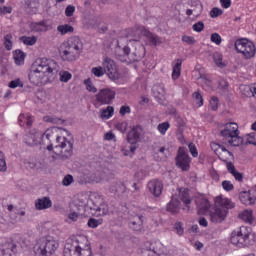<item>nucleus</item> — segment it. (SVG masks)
<instances>
[{
    "label": "nucleus",
    "mask_w": 256,
    "mask_h": 256,
    "mask_svg": "<svg viewBox=\"0 0 256 256\" xmlns=\"http://www.w3.org/2000/svg\"><path fill=\"white\" fill-rule=\"evenodd\" d=\"M147 188L154 197H159L163 193V182L158 179L150 180Z\"/></svg>",
    "instance_id": "17"
},
{
    "label": "nucleus",
    "mask_w": 256,
    "mask_h": 256,
    "mask_svg": "<svg viewBox=\"0 0 256 256\" xmlns=\"http://www.w3.org/2000/svg\"><path fill=\"white\" fill-rule=\"evenodd\" d=\"M59 69V64L51 58H38L32 64L28 79L32 85L41 87L49 81L51 75H55Z\"/></svg>",
    "instance_id": "1"
},
{
    "label": "nucleus",
    "mask_w": 256,
    "mask_h": 256,
    "mask_svg": "<svg viewBox=\"0 0 256 256\" xmlns=\"http://www.w3.org/2000/svg\"><path fill=\"white\" fill-rule=\"evenodd\" d=\"M59 249V242L52 237H42L36 240L32 251L34 256H52Z\"/></svg>",
    "instance_id": "6"
},
{
    "label": "nucleus",
    "mask_w": 256,
    "mask_h": 256,
    "mask_svg": "<svg viewBox=\"0 0 256 256\" xmlns=\"http://www.w3.org/2000/svg\"><path fill=\"white\" fill-rule=\"evenodd\" d=\"M57 31H58V33H60L62 35H67V33H73V31H75V29L73 28V26H71L69 24H63V25H59L57 27Z\"/></svg>",
    "instance_id": "33"
},
{
    "label": "nucleus",
    "mask_w": 256,
    "mask_h": 256,
    "mask_svg": "<svg viewBox=\"0 0 256 256\" xmlns=\"http://www.w3.org/2000/svg\"><path fill=\"white\" fill-rule=\"evenodd\" d=\"M102 67L106 71V75H108L109 79H117V64L113 59L106 57L102 62Z\"/></svg>",
    "instance_id": "15"
},
{
    "label": "nucleus",
    "mask_w": 256,
    "mask_h": 256,
    "mask_svg": "<svg viewBox=\"0 0 256 256\" xmlns=\"http://www.w3.org/2000/svg\"><path fill=\"white\" fill-rule=\"evenodd\" d=\"M19 39L21 43L30 47L37 43V38L35 36H22Z\"/></svg>",
    "instance_id": "35"
},
{
    "label": "nucleus",
    "mask_w": 256,
    "mask_h": 256,
    "mask_svg": "<svg viewBox=\"0 0 256 256\" xmlns=\"http://www.w3.org/2000/svg\"><path fill=\"white\" fill-rule=\"evenodd\" d=\"M0 171H7V162L5 161V154L0 151Z\"/></svg>",
    "instance_id": "54"
},
{
    "label": "nucleus",
    "mask_w": 256,
    "mask_h": 256,
    "mask_svg": "<svg viewBox=\"0 0 256 256\" xmlns=\"http://www.w3.org/2000/svg\"><path fill=\"white\" fill-rule=\"evenodd\" d=\"M119 113L123 117V116L131 113V107H129L127 105L121 106Z\"/></svg>",
    "instance_id": "64"
},
{
    "label": "nucleus",
    "mask_w": 256,
    "mask_h": 256,
    "mask_svg": "<svg viewBox=\"0 0 256 256\" xmlns=\"http://www.w3.org/2000/svg\"><path fill=\"white\" fill-rule=\"evenodd\" d=\"M210 108L212 111H217L219 109V98L212 96L210 99Z\"/></svg>",
    "instance_id": "51"
},
{
    "label": "nucleus",
    "mask_w": 256,
    "mask_h": 256,
    "mask_svg": "<svg viewBox=\"0 0 256 256\" xmlns=\"http://www.w3.org/2000/svg\"><path fill=\"white\" fill-rule=\"evenodd\" d=\"M171 128V124L169 122H162L157 126V129L160 135H166L167 131Z\"/></svg>",
    "instance_id": "38"
},
{
    "label": "nucleus",
    "mask_w": 256,
    "mask_h": 256,
    "mask_svg": "<svg viewBox=\"0 0 256 256\" xmlns=\"http://www.w3.org/2000/svg\"><path fill=\"white\" fill-rule=\"evenodd\" d=\"M223 15V10H221L220 8L214 7L211 11H210V17H212V19H215L219 16Z\"/></svg>",
    "instance_id": "53"
},
{
    "label": "nucleus",
    "mask_w": 256,
    "mask_h": 256,
    "mask_svg": "<svg viewBox=\"0 0 256 256\" xmlns=\"http://www.w3.org/2000/svg\"><path fill=\"white\" fill-rule=\"evenodd\" d=\"M127 127V122H120L116 125V128L118 129V131H120V133H125V131H127Z\"/></svg>",
    "instance_id": "63"
},
{
    "label": "nucleus",
    "mask_w": 256,
    "mask_h": 256,
    "mask_svg": "<svg viewBox=\"0 0 256 256\" xmlns=\"http://www.w3.org/2000/svg\"><path fill=\"white\" fill-rule=\"evenodd\" d=\"M35 207L38 211H43V209H49L53 207V202L49 197H43L36 200Z\"/></svg>",
    "instance_id": "21"
},
{
    "label": "nucleus",
    "mask_w": 256,
    "mask_h": 256,
    "mask_svg": "<svg viewBox=\"0 0 256 256\" xmlns=\"http://www.w3.org/2000/svg\"><path fill=\"white\" fill-rule=\"evenodd\" d=\"M101 223H103V220H97L95 218H90L88 220V227H90L91 229H95L97 227H99V225H101Z\"/></svg>",
    "instance_id": "50"
},
{
    "label": "nucleus",
    "mask_w": 256,
    "mask_h": 256,
    "mask_svg": "<svg viewBox=\"0 0 256 256\" xmlns=\"http://www.w3.org/2000/svg\"><path fill=\"white\" fill-rule=\"evenodd\" d=\"M213 61L216 67H219L220 69H223V67H226L225 62H223V55L219 52H215L213 54Z\"/></svg>",
    "instance_id": "32"
},
{
    "label": "nucleus",
    "mask_w": 256,
    "mask_h": 256,
    "mask_svg": "<svg viewBox=\"0 0 256 256\" xmlns=\"http://www.w3.org/2000/svg\"><path fill=\"white\" fill-rule=\"evenodd\" d=\"M59 75L60 81L62 83H68L69 81H71V78L73 77V75L69 71H60Z\"/></svg>",
    "instance_id": "43"
},
{
    "label": "nucleus",
    "mask_w": 256,
    "mask_h": 256,
    "mask_svg": "<svg viewBox=\"0 0 256 256\" xmlns=\"http://www.w3.org/2000/svg\"><path fill=\"white\" fill-rule=\"evenodd\" d=\"M227 169H228V172L234 176L235 181H238V183H243V174L237 171V169L235 168V165L228 164Z\"/></svg>",
    "instance_id": "29"
},
{
    "label": "nucleus",
    "mask_w": 256,
    "mask_h": 256,
    "mask_svg": "<svg viewBox=\"0 0 256 256\" xmlns=\"http://www.w3.org/2000/svg\"><path fill=\"white\" fill-rule=\"evenodd\" d=\"M75 13V6L73 5H68L65 9V15L66 17H73Z\"/></svg>",
    "instance_id": "58"
},
{
    "label": "nucleus",
    "mask_w": 256,
    "mask_h": 256,
    "mask_svg": "<svg viewBox=\"0 0 256 256\" xmlns=\"http://www.w3.org/2000/svg\"><path fill=\"white\" fill-rule=\"evenodd\" d=\"M25 57H27V54H25V52L22 50L17 49L13 51V59L15 65H25Z\"/></svg>",
    "instance_id": "26"
},
{
    "label": "nucleus",
    "mask_w": 256,
    "mask_h": 256,
    "mask_svg": "<svg viewBox=\"0 0 256 256\" xmlns=\"http://www.w3.org/2000/svg\"><path fill=\"white\" fill-rule=\"evenodd\" d=\"M182 41L183 43H187V45H195L196 43V40L193 36H187V35L182 36Z\"/></svg>",
    "instance_id": "55"
},
{
    "label": "nucleus",
    "mask_w": 256,
    "mask_h": 256,
    "mask_svg": "<svg viewBox=\"0 0 256 256\" xmlns=\"http://www.w3.org/2000/svg\"><path fill=\"white\" fill-rule=\"evenodd\" d=\"M219 89H222L223 91L229 89V82L225 79H220L218 82Z\"/></svg>",
    "instance_id": "60"
},
{
    "label": "nucleus",
    "mask_w": 256,
    "mask_h": 256,
    "mask_svg": "<svg viewBox=\"0 0 256 256\" xmlns=\"http://www.w3.org/2000/svg\"><path fill=\"white\" fill-rule=\"evenodd\" d=\"M24 143L26 145H35L37 143V134H27L24 136Z\"/></svg>",
    "instance_id": "39"
},
{
    "label": "nucleus",
    "mask_w": 256,
    "mask_h": 256,
    "mask_svg": "<svg viewBox=\"0 0 256 256\" xmlns=\"http://www.w3.org/2000/svg\"><path fill=\"white\" fill-rule=\"evenodd\" d=\"M19 125L23 126V123H26L27 127H31L33 125V119L30 117L29 114H21L18 117Z\"/></svg>",
    "instance_id": "34"
},
{
    "label": "nucleus",
    "mask_w": 256,
    "mask_h": 256,
    "mask_svg": "<svg viewBox=\"0 0 256 256\" xmlns=\"http://www.w3.org/2000/svg\"><path fill=\"white\" fill-rule=\"evenodd\" d=\"M122 151L126 157H129L130 155H133L135 151H137V145L130 144L129 146L124 147Z\"/></svg>",
    "instance_id": "42"
},
{
    "label": "nucleus",
    "mask_w": 256,
    "mask_h": 256,
    "mask_svg": "<svg viewBox=\"0 0 256 256\" xmlns=\"http://www.w3.org/2000/svg\"><path fill=\"white\" fill-rule=\"evenodd\" d=\"M192 97H193L197 107H203V96L201 95V93H199V91L194 92L192 94Z\"/></svg>",
    "instance_id": "45"
},
{
    "label": "nucleus",
    "mask_w": 256,
    "mask_h": 256,
    "mask_svg": "<svg viewBox=\"0 0 256 256\" xmlns=\"http://www.w3.org/2000/svg\"><path fill=\"white\" fill-rule=\"evenodd\" d=\"M23 86H24L23 81H21V79H19V78L10 81L8 84V87L10 89H17V87L23 88Z\"/></svg>",
    "instance_id": "48"
},
{
    "label": "nucleus",
    "mask_w": 256,
    "mask_h": 256,
    "mask_svg": "<svg viewBox=\"0 0 256 256\" xmlns=\"http://www.w3.org/2000/svg\"><path fill=\"white\" fill-rule=\"evenodd\" d=\"M117 93L115 90L111 88H104L99 90V92L96 94V101L100 105H111L113 101L115 100V96Z\"/></svg>",
    "instance_id": "12"
},
{
    "label": "nucleus",
    "mask_w": 256,
    "mask_h": 256,
    "mask_svg": "<svg viewBox=\"0 0 256 256\" xmlns=\"http://www.w3.org/2000/svg\"><path fill=\"white\" fill-rule=\"evenodd\" d=\"M189 151L192 155V157H198L199 156V152L197 151V146H195V144L190 143L188 145Z\"/></svg>",
    "instance_id": "57"
},
{
    "label": "nucleus",
    "mask_w": 256,
    "mask_h": 256,
    "mask_svg": "<svg viewBox=\"0 0 256 256\" xmlns=\"http://www.w3.org/2000/svg\"><path fill=\"white\" fill-rule=\"evenodd\" d=\"M81 241H85V238L81 236L69 238L65 244V250L69 251V253H74L76 256H91V250L83 249Z\"/></svg>",
    "instance_id": "11"
},
{
    "label": "nucleus",
    "mask_w": 256,
    "mask_h": 256,
    "mask_svg": "<svg viewBox=\"0 0 256 256\" xmlns=\"http://www.w3.org/2000/svg\"><path fill=\"white\" fill-rule=\"evenodd\" d=\"M183 65V60L176 59L172 62V79L177 81L181 77V67Z\"/></svg>",
    "instance_id": "22"
},
{
    "label": "nucleus",
    "mask_w": 256,
    "mask_h": 256,
    "mask_svg": "<svg viewBox=\"0 0 256 256\" xmlns=\"http://www.w3.org/2000/svg\"><path fill=\"white\" fill-rule=\"evenodd\" d=\"M76 207H78V211H94L96 217H103V215H107L109 213V207L105 202H103L102 198H99L98 201H94L93 198H79Z\"/></svg>",
    "instance_id": "5"
},
{
    "label": "nucleus",
    "mask_w": 256,
    "mask_h": 256,
    "mask_svg": "<svg viewBox=\"0 0 256 256\" xmlns=\"http://www.w3.org/2000/svg\"><path fill=\"white\" fill-rule=\"evenodd\" d=\"M210 41L215 45H221V43H223V38H221L219 33L215 32L211 34Z\"/></svg>",
    "instance_id": "46"
},
{
    "label": "nucleus",
    "mask_w": 256,
    "mask_h": 256,
    "mask_svg": "<svg viewBox=\"0 0 256 256\" xmlns=\"http://www.w3.org/2000/svg\"><path fill=\"white\" fill-rule=\"evenodd\" d=\"M190 7H196V9H193V8L187 9L186 15L188 17H191V15H193V13L196 17L201 15V13H203V4L201 3L200 0H191Z\"/></svg>",
    "instance_id": "19"
},
{
    "label": "nucleus",
    "mask_w": 256,
    "mask_h": 256,
    "mask_svg": "<svg viewBox=\"0 0 256 256\" xmlns=\"http://www.w3.org/2000/svg\"><path fill=\"white\" fill-rule=\"evenodd\" d=\"M220 135H222L224 141L232 145V147H239L241 143H243V138L239 137V125L235 122L225 124Z\"/></svg>",
    "instance_id": "9"
},
{
    "label": "nucleus",
    "mask_w": 256,
    "mask_h": 256,
    "mask_svg": "<svg viewBox=\"0 0 256 256\" xmlns=\"http://www.w3.org/2000/svg\"><path fill=\"white\" fill-rule=\"evenodd\" d=\"M181 210V202L179 200H175L174 198L167 205V211L169 213L175 214Z\"/></svg>",
    "instance_id": "28"
},
{
    "label": "nucleus",
    "mask_w": 256,
    "mask_h": 256,
    "mask_svg": "<svg viewBox=\"0 0 256 256\" xmlns=\"http://www.w3.org/2000/svg\"><path fill=\"white\" fill-rule=\"evenodd\" d=\"M91 73L92 75H94V77H103V75H105V73L107 72L105 71V68H103V66H97L91 69Z\"/></svg>",
    "instance_id": "41"
},
{
    "label": "nucleus",
    "mask_w": 256,
    "mask_h": 256,
    "mask_svg": "<svg viewBox=\"0 0 256 256\" xmlns=\"http://www.w3.org/2000/svg\"><path fill=\"white\" fill-rule=\"evenodd\" d=\"M192 29L196 33H201V31H203V29H205V24L203 22L199 21V22L193 24Z\"/></svg>",
    "instance_id": "52"
},
{
    "label": "nucleus",
    "mask_w": 256,
    "mask_h": 256,
    "mask_svg": "<svg viewBox=\"0 0 256 256\" xmlns=\"http://www.w3.org/2000/svg\"><path fill=\"white\" fill-rule=\"evenodd\" d=\"M113 115H115V108H113V106H107L100 110L101 119H111Z\"/></svg>",
    "instance_id": "30"
},
{
    "label": "nucleus",
    "mask_w": 256,
    "mask_h": 256,
    "mask_svg": "<svg viewBox=\"0 0 256 256\" xmlns=\"http://www.w3.org/2000/svg\"><path fill=\"white\" fill-rule=\"evenodd\" d=\"M121 39L118 40V53H122V54H118V59L119 61L125 62L127 61V57H129V53H131V48H129V46H124L123 48L121 47Z\"/></svg>",
    "instance_id": "25"
},
{
    "label": "nucleus",
    "mask_w": 256,
    "mask_h": 256,
    "mask_svg": "<svg viewBox=\"0 0 256 256\" xmlns=\"http://www.w3.org/2000/svg\"><path fill=\"white\" fill-rule=\"evenodd\" d=\"M175 161L176 166L178 169H181V171H189V169H191V157H189V154L185 152V148L180 147L178 149Z\"/></svg>",
    "instance_id": "13"
},
{
    "label": "nucleus",
    "mask_w": 256,
    "mask_h": 256,
    "mask_svg": "<svg viewBox=\"0 0 256 256\" xmlns=\"http://www.w3.org/2000/svg\"><path fill=\"white\" fill-rule=\"evenodd\" d=\"M239 218L245 223H253V210H244L239 214Z\"/></svg>",
    "instance_id": "31"
},
{
    "label": "nucleus",
    "mask_w": 256,
    "mask_h": 256,
    "mask_svg": "<svg viewBox=\"0 0 256 256\" xmlns=\"http://www.w3.org/2000/svg\"><path fill=\"white\" fill-rule=\"evenodd\" d=\"M253 230L249 226H240L231 232L230 243L235 247L243 249V247H251L255 243V240H252Z\"/></svg>",
    "instance_id": "4"
},
{
    "label": "nucleus",
    "mask_w": 256,
    "mask_h": 256,
    "mask_svg": "<svg viewBox=\"0 0 256 256\" xmlns=\"http://www.w3.org/2000/svg\"><path fill=\"white\" fill-rule=\"evenodd\" d=\"M179 199L184 203L185 207L187 209H190L189 205H191V196L189 195V189L187 188H181L179 191Z\"/></svg>",
    "instance_id": "24"
},
{
    "label": "nucleus",
    "mask_w": 256,
    "mask_h": 256,
    "mask_svg": "<svg viewBox=\"0 0 256 256\" xmlns=\"http://www.w3.org/2000/svg\"><path fill=\"white\" fill-rule=\"evenodd\" d=\"M236 53L242 55L245 59H253L256 55L255 43L246 38H240L234 44Z\"/></svg>",
    "instance_id": "10"
},
{
    "label": "nucleus",
    "mask_w": 256,
    "mask_h": 256,
    "mask_svg": "<svg viewBox=\"0 0 256 256\" xmlns=\"http://www.w3.org/2000/svg\"><path fill=\"white\" fill-rule=\"evenodd\" d=\"M125 37H133L132 41L141 49V51H145V47L141 44V37L146 38V45H161V38L155 34H153L149 29L145 28V26L136 25L133 28H128L124 31Z\"/></svg>",
    "instance_id": "3"
},
{
    "label": "nucleus",
    "mask_w": 256,
    "mask_h": 256,
    "mask_svg": "<svg viewBox=\"0 0 256 256\" xmlns=\"http://www.w3.org/2000/svg\"><path fill=\"white\" fill-rule=\"evenodd\" d=\"M143 135H145L143 126L136 125L128 132L127 141L130 145H137V143L141 141V137H143Z\"/></svg>",
    "instance_id": "14"
},
{
    "label": "nucleus",
    "mask_w": 256,
    "mask_h": 256,
    "mask_svg": "<svg viewBox=\"0 0 256 256\" xmlns=\"http://www.w3.org/2000/svg\"><path fill=\"white\" fill-rule=\"evenodd\" d=\"M17 245L13 244L11 248L0 249V256H11L16 249Z\"/></svg>",
    "instance_id": "49"
},
{
    "label": "nucleus",
    "mask_w": 256,
    "mask_h": 256,
    "mask_svg": "<svg viewBox=\"0 0 256 256\" xmlns=\"http://www.w3.org/2000/svg\"><path fill=\"white\" fill-rule=\"evenodd\" d=\"M55 128H52V129H47L45 132H44V135H42V141H49L50 143H52V141H56V145H57V137H62V136H59L57 135V133H55Z\"/></svg>",
    "instance_id": "27"
},
{
    "label": "nucleus",
    "mask_w": 256,
    "mask_h": 256,
    "mask_svg": "<svg viewBox=\"0 0 256 256\" xmlns=\"http://www.w3.org/2000/svg\"><path fill=\"white\" fill-rule=\"evenodd\" d=\"M174 229H175L177 235H183V233H184L183 223H181V222L175 223Z\"/></svg>",
    "instance_id": "61"
},
{
    "label": "nucleus",
    "mask_w": 256,
    "mask_h": 256,
    "mask_svg": "<svg viewBox=\"0 0 256 256\" xmlns=\"http://www.w3.org/2000/svg\"><path fill=\"white\" fill-rule=\"evenodd\" d=\"M24 143L26 145H35L37 143V134H27L24 136Z\"/></svg>",
    "instance_id": "40"
},
{
    "label": "nucleus",
    "mask_w": 256,
    "mask_h": 256,
    "mask_svg": "<svg viewBox=\"0 0 256 256\" xmlns=\"http://www.w3.org/2000/svg\"><path fill=\"white\" fill-rule=\"evenodd\" d=\"M152 93L155 99H163V97H165V89L161 86H154L152 88Z\"/></svg>",
    "instance_id": "36"
},
{
    "label": "nucleus",
    "mask_w": 256,
    "mask_h": 256,
    "mask_svg": "<svg viewBox=\"0 0 256 256\" xmlns=\"http://www.w3.org/2000/svg\"><path fill=\"white\" fill-rule=\"evenodd\" d=\"M247 143L249 145H256V132L248 134Z\"/></svg>",
    "instance_id": "62"
},
{
    "label": "nucleus",
    "mask_w": 256,
    "mask_h": 256,
    "mask_svg": "<svg viewBox=\"0 0 256 256\" xmlns=\"http://www.w3.org/2000/svg\"><path fill=\"white\" fill-rule=\"evenodd\" d=\"M48 151H53L54 159H65L71 158L73 155V144L65 137H57V143L53 147V144L47 146Z\"/></svg>",
    "instance_id": "8"
},
{
    "label": "nucleus",
    "mask_w": 256,
    "mask_h": 256,
    "mask_svg": "<svg viewBox=\"0 0 256 256\" xmlns=\"http://www.w3.org/2000/svg\"><path fill=\"white\" fill-rule=\"evenodd\" d=\"M83 53V40L79 36H71L60 44L59 55L62 61L73 63Z\"/></svg>",
    "instance_id": "2"
},
{
    "label": "nucleus",
    "mask_w": 256,
    "mask_h": 256,
    "mask_svg": "<svg viewBox=\"0 0 256 256\" xmlns=\"http://www.w3.org/2000/svg\"><path fill=\"white\" fill-rule=\"evenodd\" d=\"M71 183H73V176L71 174H68L63 178L62 185H64V187H69Z\"/></svg>",
    "instance_id": "56"
},
{
    "label": "nucleus",
    "mask_w": 256,
    "mask_h": 256,
    "mask_svg": "<svg viewBox=\"0 0 256 256\" xmlns=\"http://www.w3.org/2000/svg\"><path fill=\"white\" fill-rule=\"evenodd\" d=\"M196 205H197L199 215H205L211 208V203H209V199L203 196L198 197L196 199Z\"/></svg>",
    "instance_id": "18"
},
{
    "label": "nucleus",
    "mask_w": 256,
    "mask_h": 256,
    "mask_svg": "<svg viewBox=\"0 0 256 256\" xmlns=\"http://www.w3.org/2000/svg\"><path fill=\"white\" fill-rule=\"evenodd\" d=\"M84 85L86 86L87 91H89L90 93H97V87L93 85L91 78H87L86 80H84Z\"/></svg>",
    "instance_id": "44"
},
{
    "label": "nucleus",
    "mask_w": 256,
    "mask_h": 256,
    "mask_svg": "<svg viewBox=\"0 0 256 256\" xmlns=\"http://www.w3.org/2000/svg\"><path fill=\"white\" fill-rule=\"evenodd\" d=\"M130 229L133 231H141L143 229V215H136L129 223Z\"/></svg>",
    "instance_id": "23"
},
{
    "label": "nucleus",
    "mask_w": 256,
    "mask_h": 256,
    "mask_svg": "<svg viewBox=\"0 0 256 256\" xmlns=\"http://www.w3.org/2000/svg\"><path fill=\"white\" fill-rule=\"evenodd\" d=\"M4 47L7 51H11V49H13V35L6 34L4 36Z\"/></svg>",
    "instance_id": "37"
},
{
    "label": "nucleus",
    "mask_w": 256,
    "mask_h": 256,
    "mask_svg": "<svg viewBox=\"0 0 256 256\" xmlns=\"http://www.w3.org/2000/svg\"><path fill=\"white\" fill-rule=\"evenodd\" d=\"M214 201L216 208L213 212H210V219L212 223H221L225 221L229 209H233L235 205L229 198H224L222 196L216 197Z\"/></svg>",
    "instance_id": "7"
},
{
    "label": "nucleus",
    "mask_w": 256,
    "mask_h": 256,
    "mask_svg": "<svg viewBox=\"0 0 256 256\" xmlns=\"http://www.w3.org/2000/svg\"><path fill=\"white\" fill-rule=\"evenodd\" d=\"M30 29L33 33H45V31H49V25H47V20L32 22L30 23Z\"/></svg>",
    "instance_id": "20"
},
{
    "label": "nucleus",
    "mask_w": 256,
    "mask_h": 256,
    "mask_svg": "<svg viewBox=\"0 0 256 256\" xmlns=\"http://www.w3.org/2000/svg\"><path fill=\"white\" fill-rule=\"evenodd\" d=\"M0 13L1 15H10V13H13V8L10 6H2L0 7Z\"/></svg>",
    "instance_id": "59"
},
{
    "label": "nucleus",
    "mask_w": 256,
    "mask_h": 256,
    "mask_svg": "<svg viewBox=\"0 0 256 256\" xmlns=\"http://www.w3.org/2000/svg\"><path fill=\"white\" fill-rule=\"evenodd\" d=\"M239 199L243 205H255L256 204V190L251 189L248 191H242L239 193Z\"/></svg>",
    "instance_id": "16"
},
{
    "label": "nucleus",
    "mask_w": 256,
    "mask_h": 256,
    "mask_svg": "<svg viewBox=\"0 0 256 256\" xmlns=\"http://www.w3.org/2000/svg\"><path fill=\"white\" fill-rule=\"evenodd\" d=\"M222 188L224 189V191L229 193L235 189V186L233 185V183L231 181L224 180V181H222Z\"/></svg>",
    "instance_id": "47"
}]
</instances>
